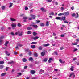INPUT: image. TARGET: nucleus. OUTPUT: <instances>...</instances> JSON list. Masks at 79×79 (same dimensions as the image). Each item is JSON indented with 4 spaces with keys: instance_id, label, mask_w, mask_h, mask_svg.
Segmentation results:
<instances>
[{
    "instance_id": "obj_1",
    "label": "nucleus",
    "mask_w": 79,
    "mask_h": 79,
    "mask_svg": "<svg viewBox=\"0 0 79 79\" xmlns=\"http://www.w3.org/2000/svg\"><path fill=\"white\" fill-rule=\"evenodd\" d=\"M23 32H21L20 33L19 31H18V32H16L15 33V34L16 35H18V34L19 35V36H22V35H23Z\"/></svg>"
},
{
    "instance_id": "obj_2",
    "label": "nucleus",
    "mask_w": 79,
    "mask_h": 79,
    "mask_svg": "<svg viewBox=\"0 0 79 79\" xmlns=\"http://www.w3.org/2000/svg\"><path fill=\"white\" fill-rule=\"evenodd\" d=\"M40 10L42 11V12H44V13H45V12H46L47 11L44 8L42 7L40 8Z\"/></svg>"
},
{
    "instance_id": "obj_3",
    "label": "nucleus",
    "mask_w": 79,
    "mask_h": 79,
    "mask_svg": "<svg viewBox=\"0 0 79 79\" xmlns=\"http://www.w3.org/2000/svg\"><path fill=\"white\" fill-rule=\"evenodd\" d=\"M66 20L65 16L60 17V21H64Z\"/></svg>"
},
{
    "instance_id": "obj_4",
    "label": "nucleus",
    "mask_w": 79,
    "mask_h": 79,
    "mask_svg": "<svg viewBox=\"0 0 79 79\" xmlns=\"http://www.w3.org/2000/svg\"><path fill=\"white\" fill-rule=\"evenodd\" d=\"M30 16L32 17V18L33 19H35V18H36V16L34 15H33V14H30Z\"/></svg>"
},
{
    "instance_id": "obj_5",
    "label": "nucleus",
    "mask_w": 79,
    "mask_h": 79,
    "mask_svg": "<svg viewBox=\"0 0 79 79\" xmlns=\"http://www.w3.org/2000/svg\"><path fill=\"white\" fill-rule=\"evenodd\" d=\"M69 12H66L64 13V16H68V15H69Z\"/></svg>"
},
{
    "instance_id": "obj_6",
    "label": "nucleus",
    "mask_w": 79,
    "mask_h": 79,
    "mask_svg": "<svg viewBox=\"0 0 79 79\" xmlns=\"http://www.w3.org/2000/svg\"><path fill=\"white\" fill-rule=\"evenodd\" d=\"M15 63L13 61H11V62H8V64H14Z\"/></svg>"
},
{
    "instance_id": "obj_7",
    "label": "nucleus",
    "mask_w": 79,
    "mask_h": 79,
    "mask_svg": "<svg viewBox=\"0 0 79 79\" xmlns=\"http://www.w3.org/2000/svg\"><path fill=\"white\" fill-rule=\"evenodd\" d=\"M11 26H12V27H15L16 26V24L13 23L12 24Z\"/></svg>"
},
{
    "instance_id": "obj_8",
    "label": "nucleus",
    "mask_w": 79,
    "mask_h": 79,
    "mask_svg": "<svg viewBox=\"0 0 79 79\" xmlns=\"http://www.w3.org/2000/svg\"><path fill=\"white\" fill-rule=\"evenodd\" d=\"M40 26H41V27H43L45 26V23H40Z\"/></svg>"
},
{
    "instance_id": "obj_9",
    "label": "nucleus",
    "mask_w": 79,
    "mask_h": 79,
    "mask_svg": "<svg viewBox=\"0 0 79 79\" xmlns=\"http://www.w3.org/2000/svg\"><path fill=\"white\" fill-rule=\"evenodd\" d=\"M39 37H38L37 36H36L35 37H33V40H37V39H39Z\"/></svg>"
},
{
    "instance_id": "obj_10",
    "label": "nucleus",
    "mask_w": 79,
    "mask_h": 79,
    "mask_svg": "<svg viewBox=\"0 0 79 79\" xmlns=\"http://www.w3.org/2000/svg\"><path fill=\"white\" fill-rule=\"evenodd\" d=\"M8 43H9V42L6 41L4 44L5 45V46H6V47H7L8 46V45H8Z\"/></svg>"
},
{
    "instance_id": "obj_11",
    "label": "nucleus",
    "mask_w": 79,
    "mask_h": 79,
    "mask_svg": "<svg viewBox=\"0 0 79 79\" xmlns=\"http://www.w3.org/2000/svg\"><path fill=\"white\" fill-rule=\"evenodd\" d=\"M35 71L34 70H31V74H35Z\"/></svg>"
},
{
    "instance_id": "obj_12",
    "label": "nucleus",
    "mask_w": 79,
    "mask_h": 79,
    "mask_svg": "<svg viewBox=\"0 0 79 79\" xmlns=\"http://www.w3.org/2000/svg\"><path fill=\"white\" fill-rule=\"evenodd\" d=\"M32 26L35 28H37V27H38V26H37V25H32Z\"/></svg>"
},
{
    "instance_id": "obj_13",
    "label": "nucleus",
    "mask_w": 79,
    "mask_h": 79,
    "mask_svg": "<svg viewBox=\"0 0 79 79\" xmlns=\"http://www.w3.org/2000/svg\"><path fill=\"white\" fill-rule=\"evenodd\" d=\"M44 72V70L41 69L40 70L39 73H41V74H42V73H43Z\"/></svg>"
},
{
    "instance_id": "obj_14",
    "label": "nucleus",
    "mask_w": 79,
    "mask_h": 79,
    "mask_svg": "<svg viewBox=\"0 0 79 79\" xmlns=\"http://www.w3.org/2000/svg\"><path fill=\"white\" fill-rule=\"evenodd\" d=\"M56 19H57V20H61V17H57L56 18Z\"/></svg>"
},
{
    "instance_id": "obj_15",
    "label": "nucleus",
    "mask_w": 79,
    "mask_h": 79,
    "mask_svg": "<svg viewBox=\"0 0 79 79\" xmlns=\"http://www.w3.org/2000/svg\"><path fill=\"white\" fill-rule=\"evenodd\" d=\"M70 70L72 71H74V66H72L70 68Z\"/></svg>"
},
{
    "instance_id": "obj_16",
    "label": "nucleus",
    "mask_w": 79,
    "mask_h": 79,
    "mask_svg": "<svg viewBox=\"0 0 79 79\" xmlns=\"http://www.w3.org/2000/svg\"><path fill=\"white\" fill-rule=\"evenodd\" d=\"M43 45L44 46V47H47V46H49V45H50V44L48 43L46 44H43Z\"/></svg>"
},
{
    "instance_id": "obj_17",
    "label": "nucleus",
    "mask_w": 79,
    "mask_h": 79,
    "mask_svg": "<svg viewBox=\"0 0 79 79\" xmlns=\"http://www.w3.org/2000/svg\"><path fill=\"white\" fill-rule=\"evenodd\" d=\"M6 74V73H2L1 76H5Z\"/></svg>"
},
{
    "instance_id": "obj_18",
    "label": "nucleus",
    "mask_w": 79,
    "mask_h": 79,
    "mask_svg": "<svg viewBox=\"0 0 79 79\" xmlns=\"http://www.w3.org/2000/svg\"><path fill=\"white\" fill-rule=\"evenodd\" d=\"M45 52H43L41 53V56H44L45 55Z\"/></svg>"
},
{
    "instance_id": "obj_19",
    "label": "nucleus",
    "mask_w": 79,
    "mask_h": 79,
    "mask_svg": "<svg viewBox=\"0 0 79 79\" xmlns=\"http://www.w3.org/2000/svg\"><path fill=\"white\" fill-rule=\"evenodd\" d=\"M32 29V27H27V30H31V29Z\"/></svg>"
},
{
    "instance_id": "obj_20",
    "label": "nucleus",
    "mask_w": 79,
    "mask_h": 79,
    "mask_svg": "<svg viewBox=\"0 0 79 79\" xmlns=\"http://www.w3.org/2000/svg\"><path fill=\"white\" fill-rule=\"evenodd\" d=\"M38 49L40 50H42V47L41 46H40L38 48Z\"/></svg>"
},
{
    "instance_id": "obj_21",
    "label": "nucleus",
    "mask_w": 79,
    "mask_h": 79,
    "mask_svg": "<svg viewBox=\"0 0 79 79\" xmlns=\"http://www.w3.org/2000/svg\"><path fill=\"white\" fill-rule=\"evenodd\" d=\"M10 6H9V8H11V7H12V6H13V3H10Z\"/></svg>"
},
{
    "instance_id": "obj_22",
    "label": "nucleus",
    "mask_w": 79,
    "mask_h": 79,
    "mask_svg": "<svg viewBox=\"0 0 79 79\" xmlns=\"http://www.w3.org/2000/svg\"><path fill=\"white\" fill-rule=\"evenodd\" d=\"M22 61H23V62H26V61H27V59L26 58H23V59Z\"/></svg>"
},
{
    "instance_id": "obj_23",
    "label": "nucleus",
    "mask_w": 79,
    "mask_h": 79,
    "mask_svg": "<svg viewBox=\"0 0 79 79\" xmlns=\"http://www.w3.org/2000/svg\"><path fill=\"white\" fill-rule=\"evenodd\" d=\"M49 22L48 21H46V26H49Z\"/></svg>"
},
{
    "instance_id": "obj_24",
    "label": "nucleus",
    "mask_w": 79,
    "mask_h": 79,
    "mask_svg": "<svg viewBox=\"0 0 79 79\" xmlns=\"http://www.w3.org/2000/svg\"><path fill=\"white\" fill-rule=\"evenodd\" d=\"M28 60L29 61H32L33 60V58H32V57H31L29 58Z\"/></svg>"
},
{
    "instance_id": "obj_25",
    "label": "nucleus",
    "mask_w": 79,
    "mask_h": 79,
    "mask_svg": "<svg viewBox=\"0 0 79 79\" xmlns=\"http://www.w3.org/2000/svg\"><path fill=\"white\" fill-rule=\"evenodd\" d=\"M31 48H35V45H31Z\"/></svg>"
},
{
    "instance_id": "obj_26",
    "label": "nucleus",
    "mask_w": 79,
    "mask_h": 79,
    "mask_svg": "<svg viewBox=\"0 0 79 79\" xmlns=\"http://www.w3.org/2000/svg\"><path fill=\"white\" fill-rule=\"evenodd\" d=\"M34 56L35 57H37V56H38V54H37V53H35L34 54Z\"/></svg>"
},
{
    "instance_id": "obj_27",
    "label": "nucleus",
    "mask_w": 79,
    "mask_h": 79,
    "mask_svg": "<svg viewBox=\"0 0 79 79\" xmlns=\"http://www.w3.org/2000/svg\"><path fill=\"white\" fill-rule=\"evenodd\" d=\"M33 35H34V36H36V35H37V34L36 33L34 32L33 33Z\"/></svg>"
},
{
    "instance_id": "obj_28",
    "label": "nucleus",
    "mask_w": 79,
    "mask_h": 79,
    "mask_svg": "<svg viewBox=\"0 0 79 79\" xmlns=\"http://www.w3.org/2000/svg\"><path fill=\"white\" fill-rule=\"evenodd\" d=\"M10 19L12 21H16V19L13 18H11Z\"/></svg>"
},
{
    "instance_id": "obj_29",
    "label": "nucleus",
    "mask_w": 79,
    "mask_h": 79,
    "mask_svg": "<svg viewBox=\"0 0 79 79\" xmlns=\"http://www.w3.org/2000/svg\"><path fill=\"white\" fill-rule=\"evenodd\" d=\"M64 15V13H59L58 15V16H63Z\"/></svg>"
},
{
    "instance_id": "obj_30",
    "label": "nucleus",
    "mask_w": 79,
    "mask_h": 79,
    "mask_svg": "<svg viewBox=\"0 0 79 79\" xmlns=\"http://www.w3.org/2000/svg\"><path fill=\"white\" fill-rule=\"evenodd\" d=\"M49 15L51 16H53L54 15V13L53 12H52L49 13Z\"/></svg>"
},
{
    "instance_id": "obj_31",
    "label": "nucleus",
    "mask_w": 79,
    "mask_h": 79,
    "mask_svg": "<svg viewBox=\"0 0 79 79\" xmlns=\"http://www.w3.org/2000/svg\"><path fill=\"white\" fill-rule=\"evenodd\" d=\"M51 60H52V58H50L48 60V62L49 63H51Z\"/></svg>"
},
{
    "instance_id": "obj_32",
    "label": "nucleus",
    "mask_w": 79,
    "mask_h": 79,
    "mask_svg": "<svg viewBox=\"0 0 79 79\" xmlns=\"http://www.w3.org/2000/svg\"><path fill=\"white\" fill-rule=\"evenodd\" d=\"M37 44V42H34L31 43V44Z\"/></svg>"
},
{
    "instance_id": "obj_33",
    "label": "nucleus",
    "mask_w": 79,
    "mask_h": 79,
    "mask_svg": "<svg viewBox=\"0 0 79 79\" xmlns=\"http://www.w3.org/2000/svg\"><path fill=\"white\" fill-rule=\"evenodd\" d=\"M52 0H46V1L48 2H49V3H50V2H52Z\"/></svg>"
},
{
    "instance_id": "obj_34",
    "label": "nucleus",
    "mask_w": 79,
    "mask_h": 79,
    "mask_svg": "<svg viewBox=\"0 0 79 79\" xmlns=\"http://www.w3.org/2000/svg\"><path fill=\"white\" fill-rule=\"evenodd\" d=\"M27 34H32V32L28 31L27 32Z\"/></svg>"
},
{
    "instance_id": "obj_35",
    "label": "nucleus",
    "mask_w": 79,
    "mask_h": 79,
    "mask_svg": "<svg viewBox=\"0 0 79 79\" xmlns=\"http://www.w3.org/2000/svg\"><path fill=\"white\" fill-rule=\"evenodd\" d=\"M59 61L60 63H64V62H62V60L61 59L59 60Z\"/></svg>"
},
{
    "instance_id": "obj_36",
    "label": "nucleus",
    "mask_w": 79,
    "mask_h": 79,
    "mask_svg": "<svg viewBox=\"0 0 79 79\" xmlns=\"http://www.w3.org/2000/svg\"><path fill=\"white\" fill-rule=\"evenodd\" d=\"M47 60H48V59L47 58H45L44 59L43 61H45V62H46V61H47Z\"/></svg>"
},
{
    "instance_id": "obj_37",
    "label": "nucleus",
    "mask_w": 79,
    "mask_h": 79,
    "mask_svg": "<svg viewBox=\"0 0 79 79\" xmlns=\"http://www.w3.org/2000/svg\"><path fill=\"white\" fill-rule=\"evenodd\" d=\"M72 45H77V43H72Z\"/></svg>"
},
{
    "instance_id": "obj_38",
    "label": "nucleus",
    "mask_w": 79,
    "mask_h": 79,
    "mask_svg": "<svg viewBox=\"0 0 79 79\" xmlns=\"http://www.w3.org/2000/svg\"><path fill=\"white\" fill-rule=\"evenodd\" d=\"M77 16H76V17H75L76 18H78V16H79V14H78V13H77Z\"/></svg>"
},
{
    "instance_id": "obj_39",
    "label": "nucleus",
    "mask_w": 79,
    "mask_h": 79,
    "mask_svg": "<svg viewBox=\"0 0 79 79\" xmlns=\"http://www.w3.org/2000/svg\"><path fill=\"white\" fill-rule=\"evenodd\" d=\"M73 74H74V73H72L70 74V75L69 76V77H71V76H72V75H73Z\"/></svg>"
},
{
    "instance_id": "obj_40",
    "label": "nucleus",
    "mask_w": 79,
    "mask_h": 79,
    "mask_svg": "<svg viewBox=\"0 0 79 79\" xmlns=\"http://www.w3.org/2000/svg\"><path fill=\"white\" fill-rule=\"evenodd\" d=\"M4 63V62L3 61H0V64H3Z\"/></svg>"
},
{
    "instance_id": "obj_41",
    "label": "nucleus",
    "mask_w": 79,
    "mask_h": 79,
    "mask_svg": "<svg viewBox=\"0 0 79 79\" xmlns=\"http://www.w3.org/2000/svg\"><path fill=\"white\" fill-rule=\"evenodd\" d=\"M3 68V65H0V69H2V68Z\"/></svg>"
},
{
    "instance_id": "obj_42",
    "label": "nucleus",
    "mask_w": 79,
    "mask_h": 79,
    "mask_svg": "<svg viewBox=\"0 0 79 79\" xmlns=\"http://www.w3.org/2000/svg\"><path fill=\"white\" fill-rule=\"evenodd\" d=\"M10 34H11V35H13V36H14V35H15V33H13V32H11V33H10Z\"/></svg>"
},
{
    "instance_id": "obj_43",
    "label": "nucleus",
    "mask_w": 79,
    "mask_h": 79,
    "mask_svg": "<svg viewBox=\"0 0 79 79\" xmlns=\"http://www.w3.org/2000/svg\"><path fill=\"white\" fill-rule=\"evenodd\" d=\"M17 25L19 27H21V25L19 23H18Z\"/></svg>"
},
{
    "instance_id": "obj_44",
    "label": "nucleus",
    "mask_w": 79,
    "mask_h": 79,
    "mask_svg": "<svg viewBox=\"0 0 79 79\" xmlns=\"http://www.w3.org/2000/svg\"><path fill=\"white\" fill-rule=\"evenodd\" d=\"M24 69H27V66H25L24 67Z\"/></svg>"
},
{
    "instance_id": "obj_45",
    "label": "nucleus",
    "mask_w": 79,
    "mask_h": 79,
    "mask_svg": "<svg viewBox=\"0 0 79 79\" xmlns=\"http://www.w3.org/2000/svg\"><path fill=\"white\" fill-rule=\"evenodd\" d=\"M34 11V10L33 9H31L30 10V13H32V12H33Z\"/></svg>"
},
{
    "instance_id": "obj_46",
    "label": "nucleus",
    "mask_w": 79,
    "mask_h": 79,
    "mask_svg": "<svg viewBox=\"0 0 79 79\" xmlns=\"http://www.w3.org/2000/svg\"><path fill=\"white\" fill-rule=\"evenodd\" d=\"M60 37H64V35L63 34H61L60 35Z\"/></svg>"
},
{
    "instance_id": "obj_47",
    "label": "nucleus",
    "mask_w": 79,
    "mask_h": 79,
    "mask_svg": "<svg viewBox=\"0 0 79 79\" xmlns=\"http://www.w3.org/2000/svg\"><path fill=\"white\" fill-rule=\"evenodd\" d=\"M23 19H27V17H23Z\"/></svg>"
},
{
    "instance_id": "obj_48",
    "label": "nucleus",
    "mask_w": 79,
    "mask_h": 79,
    "mask_svg": "<svg viewBox=\"0 0 79 79\" xmlns=\"http://www.w3.org/2000/svg\"><path fill=\"white\" fill-rule=\"evenodd\" d=\"M5 6H2V10H4V9H5Z\"/></svg>"
},
{
    "instance_id": "obj_49",
    "label": "nucleus",
    "mask_w": 79,
    "mask_h": 79,
    "mask_svg": "<svg viewBox=\"0 0 79 79\" xmlns=\"http://www.w3.org/2000/svg\"><path fill=\"white\" fill-rule=\"evenodd\" d=\"M25 10H28V8L27 6H26L25 7Z\"/></svg>"
},
{
    "instance_id": "obj_50",
    "label": "nucleus",
    "mask_w": 79,
    "mask_h": 79,
    "mask_svg": "<svg viewBox=\"0 0 79 79\" xmlns=\"http://www.w3.org/2000/svg\"><path fill=\"white\" fill-rule=\"evenodd\" d=\"M17 74L19 75V76H21V73H17Z\"/></svg>"
},
{
    "instance_id": "obj_51",
    "label": "nucleus",
    "mask_w": 79,
    "mask_h": 79,
    "mask_svg": "<svg viewBox=\"0 0 79 79\" xmlns=\"http://www.w3.org/2000/svg\"><path fill=\"white\" fill-rule=\"evenodd\" d=\"M76 16V14H75V13H73V14L72 15V16L73 17L75 16Z\"/></svg>"
},
{
    "instance_id": "obj_52",
    "label": "nucleus",
    "mask_w": 79,
    "mask_h": 79,
    "mask_svg": "<svg viewBox=\"0 0 79 79\" xmlns=\"http://www.w3.org/2000/svg\"><path fill=\"white\" fill-rule=\"evenodd\" d=\"M64 49V48L63 47H61L60 48V49L61 50H63Z\"/></svg>"
},
{
    "instance_id": "obj_53",
    "label": "nucleus",
    "mask_w": 79,
    "mask_h": 79,
    "mask_svg": "<svg viewBox=\"0 0 79 79\" xmlns=\"http://www.w3.org/2000/svg\"><path fill=\"white\" fill-rule=\"evenodd\" d=\"M14 55H18V52H14Z\"/></svg>"
},
{
    "instance_id": "obj_54",
    "label": "nucleus",
    "mask_w": 79,
    "mask_h": 79,
    "mask_svg": "<svg viewBox=\"0 0 79 79\" xmlns=\"http://www.w3.org/2000/svg\"><path fill=\"white\" fill-rule=\"evenodd\" d=\"M55 55H58V52H55Z\"/></svg>"
},
{
    "instance_id": "obj_55",
    "label": "nucleus",
    "mask_w": 79,
    "mask_h": 79,
    "mask_svg": "<svg viewBox=\"0 0 79 79\" xmlns=\"http://www.w3.org/2000/svg\"><path fill=\"white\" fill-rule=\"evenodd\" d=\"M6 71H8V67H6Z\"/></svg>"
},
{
    "instance_id": "obj_56",
    "label": "nucleus",
    "mask_w": 79,
    "mask_h": 79,
    "mask_svg": "<svg viewBox=\"0 0 79 79\" xmlns=\"http://www.w3.org/2000/svg\"><path fill=\"white\" fill-rule=\"evenodd\" d=\"M18 46H19V47H22V46H23V45L21 44H19Z\"/></svg>"
},
{
    "instance_id": "obj_57",
    "label": "nucleus",
    "mask_w": 79,
    "mask_h": 79,
    "mask_svg": "<svg viewBox=\"0 0 79 79\" xmlns=\"http://www.w3.org/2000/svg\"><path fill=\"white\" fill-rule=\"evenodd\" d=\"M53 35L54 36H55V35H56V34H55V33H53Z\"/></svg>"
},
{
    "instance_id": "obj_58",
    "label": "nucleus",
    "mask_w": 79,
    "mask_h": 79,
    "mask_svg": "<svg viewBox=\"0 0 79 79\" xmlns=\"http://www.w3.org/2000/svg\"><path fill=\"white\" fill-rule=\"evenodd\" d=\"M3 38H4V36H2L1 37H0V39H3Z\"/></svg>"
},
{
    "instance_id": "obj_59",
    "label": "nucleus",
    "mask_w": 79,
    "mask_h": 79,
    "mask_svg": "<svg viewBox=\"0 0 79 79\" xmlns=\"http://www.w3.org/2000/svg\"><path fill=\"white\" fill-rule=\"evenodd\" d=\"M24 16V14H22L20 16H21L22 17V16Z\"/></svg>"
},
{
    "instance_id": "obj_60",
    "label": "nucleus",
    "mask_w": 79,
    "mask_h": 79,
    "mask_svg": "<svg viewBox=\"0 0 79 79\" xmlns=\"http://www.w3.org/2000/svg\"><path fill=\"white\" fill-rule=\"evenodd\" d=\"M55 5H58V2H55Z\"/></svg>"
},
{
    "instance_id": "obj_61",
    "label": "nucleus",
    "mask_w": 79,
    "mask_h": 79,
    "mask_svg": "<svg viewBox=\"0 0 79 79\" xmlns=\"http://www.w3.org/2000/svg\"><path fill=\"white\" fill-rule=\"evenodd\" d=\"M54 71H58V69H54Z\"/></svg>"
},
{
    "instance_id": "obj_62",
    "label": "nucleus",
    "mask_w": 79,
    "mask_h": 79,
    "mask_svg": "<svg viewBox=\"0 0 79 79\" xmlns=\"http://www.w3.org/2000/svg\"><path fill=\"white\" fill-rule=\"evenodd\" d=\"M76 60V58L75 57L73 58V61H75V60Z\"/></svg>"
},
{
    "instance_id": "obj_63",
    "label": "nucleus",
    "mask_w": 79,
    "mask_h": 79,
    "mask_svg": "<svg viewBox=\"0 0 79 79\" xmlns=\"http://www.w3.org/2000/svg\"><path fill=\"white\" fill-rule=\"evenodd\" d=\"M76 51H77V49H74L73 50L74 52H76Z\"/></svg>"
},
{
    "instance_id": "obj_64",
    "label": "nucleus",
    "mask_w": 79,
    "mask_h": 79,
    "mask_svg": "<svg viewBox=\"0 0 79 79\" xmlns=\"http://www.w3.org/2000/svg\"><path fill=\"white\" fill-rule=\"evenodd\" d=\"M32 79H37V78L35 77H34Z\"/></svg>"
}]
</instances>
